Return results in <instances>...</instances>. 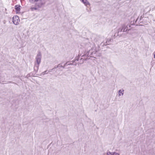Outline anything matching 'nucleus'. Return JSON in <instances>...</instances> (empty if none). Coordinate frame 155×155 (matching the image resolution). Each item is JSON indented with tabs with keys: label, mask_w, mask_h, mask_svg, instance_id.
Masks as SVG:
<instances>
[{
	"label": "nucleus",
	"mask_w": 155,
	"mask_h": 155,
	"mask_svg": "<svg viewBox=\"0 0 155 155\" xmlns=\"http://www.w3.org/2000/svg\"><path fill=\"white\" fill-rule=\"evenodd\" d=\"M144 19L145 20H148V17H145Z\"/></svg>",
	"instance_id": "nucleus-16"
},
{
	"label": "nucleus",
	"mask_w": 155,
	"mask_h": 155,
	"mask_svg": "<svg viewBox=\"0 0 155 155\" xmlns=\"http://www.w3.org/2000/svg\"><path fill=\"white\" fill-rule=\"evenodd\" d=\"M153 54L154 55V58H155V51L153 52Z\"/></svg>",
	"instance_id": "nucleus-17"
},
{
	"label": "nucleus",
	"mask_w": 155,
	"mask_h": 155,
	"mask_svg": "<svg viewBox=\"0 0 155 155\" xmlns=\"http://www.w3.org/2000/svg\"><path fill=\"white\" fill-rule=\"evenodd\" d=\"M123 29L122 28H119L118 30V32H121V31H123Z\"/></svg>",
	"instance_id": "nucleus-12"
},
{
	"label": "nucleus",
	"mask_w": 155,
	"mask_h": 155,
	"mask_svg": "<svg viewBox=\"0 0 155 155\" xmlns=\"http://www.w3.org/2000/svg\"><path fill=\"white\" fill-rule=\"evenodd\" d=\"M74 65H76V64H74Z\"/></svg>",
	"instance_id": "nucleus-25"
},
{
	"label": "nucleus",
	"mask_w": 155,
	"mask_h": 155,
	"mask_svg": "<svg viewBox=\"0 0 155 155\" xmlns=\"http://www.w3.org/2000/svg\"><path fill=\"white\" fill-rule=\"evenodd\" d=\"M12 21L15 25H18L20 22L19 17L17 16H14L12 18Z\"/></svg>",
	"instance_id": "nucleus-4"
},
{
	"label": "nucleus",
	"mask_w": 155,
	"mask_h": 155,
	"mask_svg": "<svg viewBox=\"0 0 155 155\" xmlns=\"http://www.w3.org/2000/svg\"><path fill=\"white\" fill-rule=\"evenodd\" d=\"M59 66H60V64H58V66H55L54 67V68H57L59 67Z\"/></svg>",
	"instance_id": "nucleus-14"
},
{
	"label": "nucleus",
	"mask_w": 155,
	"mask_h": 155,
	"mask_svg": "<svg viewBox=\"0 0 155 155\" xmlns=\"http://www.w3.org/2000/svg\"><path fill=\"white\" fill-rule=\"evenodd\" d=\"M46 71H45L44 72H43V75H44L46 73Z\"/></svg>",
	"instance_id": "nucleus-18"
},
{
	"label": "nucleus",
	"mask_w": 155,
	"mask_h": 155,
	"mask_svg": "<svg viewBox=\"0 0 155 155\" xmlns=\"http://www.w3.org/2000/svg\"><path fill=\"white\" fill-rule=\"evenodd\" d=\"M107 155H119V154L117 153H110V152H107Z\"/></svg>",
	"instance_id": "nucleus-11"
},
{
	"label": "nucleus",
	"mask_w": 155,
	"mask_h": 155,
	"mask_svg": "<svg viewBox=\"0 0 155 155\" xmlns=\"http://www.w3.org/2000/svg\"><path fill=\"white\" fill-rule=\"evenodd\" d=\"M104 42V44H106V41L105 42V41H104V42Z\"/></svg>",
	"instance_id": "nucleus-22"
},
{
	"label": "nucleus",
	"mask_w": 155,
	"mask_h": 155,
	"mask_svg": "<svg viewBox=\"0 0 155 155\" xmlns=\"http://www.w3.org/2000/svg\"><path fill=\"white\" fill-rule=\"evenodd\" d=\"M128 26L129 27H130L131 25H129Z\"/></svg>",
	"instance_id": "nucleus-24"
},
{
	"label": "nucleus",
	"mask_w": 155,
	"mask_h": 155,
	"mask_svg": "<svg viewBox=\"0 0 155 155\" xmlns=\"http://www.w3.org/2000/svg\"><path fill=\"white\" fill-rule=\"evenodd\" d=\"M110 41V39L107 38L106 39V44H104V42H102L100 45L102 46H103L104 45H107L109 44V41Z\"/></svg>",
	"instance_id": "nucleus-6"
},
{
	"label": "nucleus",
	"mask_w": 155,
	"mask_h": 155,
	"mask_svg": "<svg viewBox=\"0 0 155 155\" xmlns=\"http://www.w3.org/2000/svg\"><path fill=\"white\" fill-rule=\"evenodd\" d=\"M29 2L32 4H35V6L31 7L30 8V10L33 11L38 10L39 9L44 6L46 3L45 0H28Z\"/></svg>",
	"instance_id": "nucleus-1"
},
{
	"label": "nucleus",
	"mask_w": 155,
	"mask_h": 155,
	"mask_svg": "<svg viewBox=\"0 0 155 155\" xmlns=\"http://www.w3.org/2000/svg\"><path fill=\"white\" fill-rule=\"evenodd\" d=\"M122 28L123 29V32H128L129 31L130 29H128V25H126L125 24H124L122 26Z\"/></svg>",
	"instance_id": "nucleus-5"
},
{
	"label": "nucleus",
	"mask_w": 155,
	"mask_h": 155,
	"mask_svg": "<svg viewBox=\"0 0 155 155\" xmlns=\"http://www.w3.org/2000/svg\"><path fill=\"white\" fill-rule=\"evenodd\" d=\"M155 64V62H151V64L152 66V67H153L154 66V65Z\"/></svg>",
	"instance_id": "nucleus-13"
},
{
	"label": "nucleus",
	"mask_w": 155,
	"mask_h": 155,
	"mask_svg": "<svg viewBox=\"0 0 155 155\" xmlns=\"http://www.w3.org/2000/svg\"><path fill=\"white\" fill-rule=\"evenodd\" d=\"M76 60L74 61H72L70 62H67L66 64H64V66H66L67 65H72L74 64V63Z\"/></svg>",
	"instance_id": "nucleus-9"
},
{
	"label": "nucleus",
	"mask_w": 155,
	"mask_h": 155,
	"mask_svg": "<svg viewBox=\"0 0 155 155\" xmlns=\"http://www.w3.org/2000/svg\"><path fill=\"white\" fill-rule=\"evenodd\" d=\"M20 7L21 6L18 5H16L15 6V8L16 11V13L18 14L19 13Z\"/></svg>",
	"instance_id": "nucleus-7"
},
{
	"label": "nucleus",
	"mask_w": 155,
	"mask_h": 155,
	"mask_svg": "<svg viewBox=\"0 0 155 155\" xmlns=\"http://www.w3.org/2000/svg\"><path fill=\"white\" fill-rule=\"evenodd\" d=\"M138 19H139V17H138V18H137V20H136V21L135 22H136L137 21H138Z\"/></svg>",
	"instance_id": "nucleus-20"
},
{
	"label": "nucleus",
	"mask_w": 155,
	"mask_h": 155,
	"mask_svg": "<svg viewBox=\"0 0 155 155\" xmlns=\"http://www.w3.org/2000/svg\"><path fill=\"white\" fill-rule=\"evenodd\" d=\"M124 90L123 89L120 90L118 91V95L119 96L123 95L124 93Z\"/></svg>",
	"instance_id": "nucleus-10"
},
{
	"label": "nucleus",
	"mask_w": 155,
	"mask_h": 155,
	"mask_svg": "<svg viewBox=\"0 0 155 155\" xmlns=\"http://www.w3.org/2000/svg\"><path fill=\"white\" fill-rule=\"evenodd\" d=\"M81 2H83L84 5L87 6L88 5H90L89 3L87 2V0H80Z\"/></svg>",
	"instance_id": "nucleus-8"
},
{
	"label": "nucleus",
	"mask_w": 155,
	"mask_h": 155,
	"mask_svg": "<svg viewBox=\"0 0 155 155\" xmlns=\"http://www.w3.org/2000/svg\"><path fill=\"white\" fill-rule=\"evenodd\" d=\"M90 44H87V45L86 46V48H87V47L88 46H90Z\"/></svg>",
	"instance_id": "nucleus-15"
},
{
	"label": "nucleus",
	"mask_w": 155,
	"mask_h": 155,
	"mask_svg": "<svg viewBox=\"0 0 155 155\" xmlns=\"http://www.w3.org/2000/svg\"><path fill=\"white\" fill-rule=\"evenodd\" d=\"M84 56V55H83V56H81V57H82V58H81V59H83V57Z\"/></svg>",
	"instance_id": "nucleus-23"
},
{
	"label": "nucleus",
	"mask_w": 155,
	"mask_h": 155,
	"mask_svg": "<svg viewBox=\"0 0 155 155\" xmlns=\"http://www.w3.org/2000/svg\"><path fill=\"white\" fill-rule=\"evenodd\" d=\"M62 67L63 68H64L65 66H64H64H63H63H62V65H60V66H59V67Z\"/></svg>",
	"instance_id": "nucleus-19"
},
{
	"label": "nucleus",
	"mask_w": 155,
	"mask_h": 155,
	"mask_svg": "<svg viewBox=\"0 0 155 155\" xmlns=\"http://www.w3.org/2000/svg\"><path fill=\"white\" fill-rule=\"evenodd\" d=\"M142 16H141V17H140V21L141 20H142Z\"/></svg>",
	"instance_id": "nucleus-21"
},
{
	"label": "nucleus",
	"mask_w": 155,
	"mask_h": 155,
	"mask_svg": "<svg viewBox=\"0 0 155 155\" xmlns=\"http://www.w3.org/2000/svg\"><path fill=\"white\" fill-rule=\"evenodd\" d=\"M99 50V48L97 49L96 45H92L91 49L88 50L87 53L85 54V56L88 57H92L93 54H95Z\"/></svg>",
	"instance_id": "nucleus-3"
},
{
	"label": "nucleus",
	"mask_w": 155,
	"mask_h": 155,
	"mask_svg": "<svg viewBox=\"0 0 155 155\" xmlns=\"http://www.w3.org/2000/svg\"><path fill=\"white\" fill-rule=\"evenodd\" d=\"M41 55L40 52H38L35 58V62L34 70L37 71L39 68V64L41 62Z\"/></svg>",
	"instance_id": "nucleus-2"
}]
</instances>
